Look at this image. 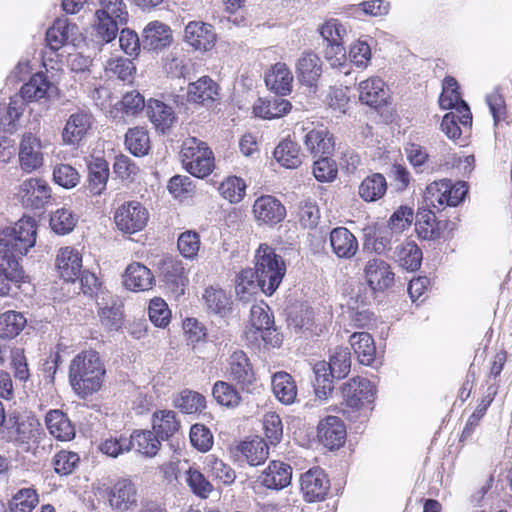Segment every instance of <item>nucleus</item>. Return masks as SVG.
I'll return each instance as SVG.
<instances>
[{
    "instance_id": "obj_1",
    "label": "nucleus",
    "mask_w": 512,
    "mask_h": 512,
    "mask_svg": "<svg viewBox=\"0 0 512 512\" xmlns=\"http://www.w3.org/2000/svg\"><path fill=\"white\" fill-rule=\"evenodd\" d=\"M105 373L99 353L93 350L77 354L69 365L70 384L81 398H86L101 388Z\"/></svg>"
},
{
    "instance_id": "obj_2",
    "label": "nucleus",
    "mask_w": 512,
    "mask_h": 512,
    "mask_svg": "<svg viewBox=\"0 0 512 512\" xmlns=\"http://www.w3.org/2000/svg\"><path fill=\"white\" fill-rule=\"evenodd\" d=\"M93 25L94 36L98 43L114 40L121 26L128 22L129 14L123 0H99Z\"/></svg>"
},
{
    "instance_id": "obj_3",
    "label": "nucleus",
    "mask_w": 512,
    "mask_h": 512,
    "mask_svg": "<svg viewBox=\"0 0 512 512\" xmlns=\"http://www.w3.org/2000/svg\"><path fill=\"white\" fill-rule=\"evenodd\" d=\"M254 273L262 292L272 295L283 280L286 265L272 247L261 244L255 254Z\"/></svg>"
},
{
    "instance_id": "obj_4",
    "label": "nucleus",
    "mask_w": 512,
    "mask_h": 512,
    "mask_svg": "<svg viewBox=\"0 0 512 512\" xmlns=\"http://www.w3.org/2000/svg\"><path fill=\"white\" fill-rule=\"evenodd\" d=\"M37 234L36 221L30 217H23L13 227L0 234V245L4 254L19 258L35 245Z\"/></svg>"
},
{
    "instance_id": "obj_5",
    "label": "nucleus",
    "mask_w": 512,
    "mask_h": 512,
    "mask_svg": "<svg viewBox=\"0 0 512 512\" xmlns=\"http://www.w3.org/2000/svg\"><path fill=\"white\" fill-rule=\"evenodd\" d=\"M180 156L185 169L193 176L204 178L214 169V156L207 144L195 137L183 141Z\"/></svg>"
},
{
    "instance_id": "obj_6",
    "label": "nucleus",
    "mask_w": 512,
    "mask_h": 512,
    "mask_svg": "<svg viewBox=\"0 0 512 512\" xmlns=\"http://www.w3.org/2000/svg\"><path fill=\"white\" fill-rule=\"evenodd\" d=\"M7 438L18 444H28L37 440L42 434L41 423L32 413H19L17 411L8 414L5 424Z\"/></svg>"
},
{
    "instance_id": "obj_7",
    "label": "nucleus",
    "mask_w": 512,
    "mask_h": 512,
    "mask_svg": "<svg viewBox=\"0 0 512 512\" xmlns=\"http://www.w3.org/2000/svg\"><path fill=\"white\" fill-rule=\"evenodd\" d=\"M251 327L255 339L261 338L266 347H279L282 343V336L274 327V319L270 313L268 305L261 303L251 307L250 310Z\"/></svg>"
},
{
    "instance_id": "obj_8",
    "label": "nucleus",
    "mask_w": 512,
    "mask_h": 512,
    "mask_svg": "<svg viewBox=\"0 0 512 512\" xmlns=\"http://www.w3.org/2000/svg\"><path fill=\"white\" fill-rule=\"evenodd\" d=\"M147 209L138 201H128L119 206L114 214L117 228L128 234L141 231L148 222Z\"/></svg>"
},
{
    "instance_id": "obj_9",
    "label": "nucleus",
    "mask_w": 512,
    "mask_h": 512,
    "mask_svg": "<svg viewBox=\"0 0 512 512\" xmlns=\"http://www.w3.org/2000/svg\"><path fill=\"white\" fill-rule=\"evenodd\" d=\"M300 487L307 502H318L326 498L330 483L323 469L313 467L301 475Z\"/></svg>"
},
{
    "instance_id": "obj_10",
    "label": "nucleus",
    "mask_w": 512,
    "mask_h": 512,
    "mask_svg": "<svg viewBox=\"0 0 512 512\" xmlns=\"http://www.w3.org/2000/svg\"><path fill=\"white\" fill-rule=\"evenodd\" d=\"M364 278L374 292H383L394 285L395 274L384 260L373 258L366 262Z\"/></svg>"
},
{
    "instance_id": "obj_11",
    "label": "nucleus",
    "mask_w": 512,
    "mask_h": 512,
    "mask_svg": "<svg viewBox=\"0 0 512 512\" xmlns=\"http://www.w3.org/2000/svg\"><path fill=\"white\" fill-rule=\"evenodd\" d=\"M226 372L243 390L250 391L256 381L250 360L242 350L231 353L227 359Z\"/></svg>"
},
{
    "instance_id": "obj_12",
    "label": "nucleus",
    "mask_w": 512,
    "mask_h": 512,
    "mask_svg": "<svg viewBox=\"0 0 512 512\" xmlns=\"http://www.w3.org/2000/svg\"><path fill=\"white\" fill-rule=\"evenodd\" d=\"M160 271L166 288L175 297L182 296L188 283L182 262L174 257H166L161 261Z\"/></svg>"
},
{
    "instance_id": "obj_13",
    "label": "nucleus",
    "mask_w": 512,
    "mask_h": 512,
    "mask_svg": "<svg viewBox=\"0 0 512 512\" xmlns=\"http://www.w3.org/2000/svg\"><path fill=\"white\" fill-rule=\"evenodd\" d=\"M375 393L376 390L372 382L361 377L349 380L342 388L343 399L351 408H359L372 403Z\"/></svg>"
},
{
    "instance_id": "obj_14",
    "label": "nucleus",
    "mask_w": 512,
    "mask_h": 512,
    "mask_svg": "<svg viewBox=\"0 0 512 512\" xmlns=\"http://www.w3.org/2000/svg\"><path fill=\"white\" fill-rule=\"evenodd\" d=\"M20 194L26 207L41 209L51 199V188L43 179L29 178L21 184Z\"/></svg>"
},
{
    "instance_id": "obj_15",
    "label": "nucleus",
    "mask_w": 512,
    "mask_h": 512,
    "mask_svg": "<svg viewBox=\"0 0 512 512\" xmlns=\"http://www.w3.org/2000/svg\"><path fill=\"white\" fill-rule=\"evenodd\" d=\"M55 267L64 281L74 283L81 273L82 255L76 248L62 247L56 255Z\"/></svg>"
},
{
    "instance_id": "obj_16",
    "label": "nucleus",
    "mask_w": 512,
    "mask_h": 512,
    "mask_svg": "<svg viewBox=\"0 0 512 512\" xmlns=\"http://www.w3.org/2000/svg\"><path fill=\"white\" fill-rule=\"evenodd\" d=\"M184 39L195 50H211L216 42L212 25L201 21H191L185 27Z\"/></svg>"
},
{
    "instance_id": "obj_17",
    "label": "nucleus",
    "mask_w": 512,
    "mask_h": 512,
    "mask_svg": "<svg viewBox=\"0 0 512 512\" xmlns=\"http://www.w3.org/2000/svg\"><path fill=\"white\" fill-rule=\"evenodd\" d=\"M92 125V115L85 110L72 113L62 131V140L66 145H78Z\"/></svg>"
},
{
    "instance_id": "obj_18",
    "label": "nucleus",
    "mask_w": 512,
    "mask_h": 512,
    "mask_svg": "<svg viewBox=\"0 0 512 512\" xmlns=\"http://www.w3.org/2000/svg\"><path fill=\"white\" fill-rule=\"evenodd\" d=\"M317 436L325 447L337 449L345 442L346 428L340 418L327 416L319 422Z\"/></svg>"
},
{
    "instance_id": "obj_19",
    "label": "nucleus",
    "mask_w": 512,
    "mask_h": 512,
    "mask_svg": "<svg viewBox=\"0 0 512 512\" xmlns=\"http://www.w3.org/2000/svg\"><path fill=\"white\" fill-rule=\"evenodd\" d=\"M79 32L78 26L66 18H58L46 32V43L52 51L74 43Z\"/></svg>"
},
{
    "instance_id": "obj_20",
    "label": "nucleus",
    "mask_w": 512,
    "mask_h": 512,
    "mask_svg": "<svg viewBox=\"0 0 512 512\" xmlns=\"http://www.w3.org/2000/svg\"><path fill=\"white\" fill-rule=\"evenodd\" d=\"M173 36L170 27L160 21H152L142 32V46L145 50L159 51L172 43Z\"/></svg>"
},
{
    "instance_id": "obj_21",
    "label": "nucleus",
    "mask_w": 512,
    "mask_h": 512,
    "mask_svg": "<svg viewBox=\"0 0 512 512\" xmlns=\"http://www.w3.org/2000/svg\"><path fill=\"white\" fill-rule=\"evenodd\" d=\"M19 162L26 172H32L43 164L40 140L31 133L23 135L19 146Z\"/></svg>"
},
{
    "instance_id": "obj_22",
    "label": "nucleus",
    "mask_w": 512,
    "mask_h": 512,
    "mask_svg": "<svg viewBox=\"0 0 512 512\" xmlns=\"http://www.w3.org/2000/svg\"><path fill=\"white\" fill-rule=\"evenodd\" d=\"M253 213L258 221L272 225L284 219L286 210L281 202L274 196L263 195L255 200Z\"/></svg>"
},
{
    "instance_id": "obj_23",
    "label": "nucleus",
    "mask_w": 512,
    "mask_h": 512,
    "mask_svg": "<svg viewBox=\"0 0 512 512\" xmlns=\"http://www.w3.org/2000/svg\"><path fill=\"white\" fill-rule=\"evenodd\" d=\"M292 468L281 461H271L258 477V481L267 489L281 490L290 485Z\"/></svg>"
},
{
    "instance_id": "obj_24",
    "label": "nucleus",
    "mask_w": 512,
    "mask_h": 512,
    "mask_svg": "<svg viewBox=\"0 0 512 512\" xmlns=\"http://www.w3.org/2000/svg\"><path fill=\"white\" fill-rule=\"evenodd\" d=\"M299 81L309 87L316 86L322 74V61L311 51H304L295 64Z\"/></svg>"
},
{
    "instance_id": "obj_25",
    "label": "nucleus",
    "mask_w": 512,
    "mask_h": 512,
    "mask_svg": "<svg viewBox=\"0 0 512 512\" xmlns=\"http://www.w3.org/2000/svg\"><path fill=\"white\" fill-rule=\"evenodd\" d=\"M111 507L119 512L127 511L137 503V490L130 479H119L109 494Z\"/></svg>"
},
{
    "instance_id": "obj_26",
    "label": "nucleus",
    "mask_w": 512,
    "mask_h": 512,
    "mask_svg": "<svg viewBox=\"0 0 512 512\" xmlns=\"http://www.w3.org/2000/svg\"><path fill=\"white\" fill-rule=\"evenodd\" d=\"M459 124L464 128H469L472 124V114L467 103H462L459 111H451L444 115L441 130L448 138L457 139L462 133Z\"/></svg>"
},
{
    "instance_id": "obj_27",
    "label": "nucleus",
    "mask_w": 512,
    "mask_h": 512,
    "mask_svg": "<svg viewBox=\"0 0 512 512\" xmlns=\"http://www.w3.org/2000/svg\"><path fill=\"white\" fill-rule=\"evenodd\" d=\"M146 114L156 130L162 133L170 129L176 119L173 108L156 99L148 100L146 104Z\"/></svg>"
},
{
    "instance_id": "obj_28",
    "label": "nucleus",
    "mask_w": 512,
    "mask_h": 512,
    "mask_svg": "<svg viewBox=\"0 0 512 512\" xmlns=\"http://www.w3.org/2000/svg\"><path fill=\"white\" fill-rule=\"evenodd\" d=\"M45 425L49 433L60 441H69L75 436V428L68 416L61 410L47 412Z\"/></svg>"
},
{
    "instance_id": "obj_29",
    "label": "nucleus",
    "mask_w": 512,
    "mask_h": 512,
    "mask_svg": "<svg viewBox=\"0 0 512 512\" xmlns=\"http://www.w3.org/2000/svg\"><path fill=\"white\" fill-rule=\"evenodd\" d=\"M330 245L339 258L350 259L358 251L356 237L345 227H337L331 231Z\"/></svg>"
},
{
    "instance_id": "obj_30",
    "label": "nucleus",
    "mask_w": 512,
    "mask_h": 512,
    "mask_svg": "<svg viewBox=\"0 0 512 512\" xmlns=\"http://www.w3.org/2000/svg\"><path fill=\"white\" fill-rule=\"evenodd\" d=\"M217 95L218 85L208 76L190 83L187 88V100L197 104L208 105L215 101Z\"/></svg>"
},
{
    "instance_id": "obj_31",
    "label": "nucleus",
    "mask_w": 512,
    "mask_h": 512,
    "mask_svg": "<svg viewBox=\"0 0 512 512\" xmlns=\"http://www.w3.org/2000/svg\"><path fill=\"white\" fill-rule=\"evenodd\" d=\"M415 229L419 238L436 240L442 235L443 224L437 221L435 212L431 209H419L416 214Z\"/></svg>"
},
{
    "instance_id": "obj_32",
    "label": "nucleus",
    "mask_w": 512,
    "mask_h": 512,
    "mask_svg": "<svg viewBox=\"0 0 512 512\" xmlns=\"http://www.w3.org/2000/svg\"><path fill=\"white\" fill-rule=\"evenodd\" d=\"M272 391L279 402L291 405L297 397V386L293 377L284 371L273 374L271 378Z\"/></svg>"
},
{
    "instance_id": "obj_33",
    "label": "nucleus",
    "mask_w": 512,
    "mask_h": 512,
    "mask_svg": "<svg viewBox=\"0 0 512 512\" xmlns=\"http://www.w3.org/2000/svg\"><path fill=\"white\" fill-rule=\"evenodd\" d=\"M52 88L51 82L43 72L34 74L21 89L18 98L24 104V101L33 102L40 101L47 97L49 90Z\"/></svg>"
},
{
    "instance_id": "obj_34",
    "label": "nucleus",
    "mask_w": 512,
    "mask_h": 512,
    "mask_svg": "<svg viewBox=\"0 0 512 512\" xmlns=\"http://www.w3.org/2000/svg\"><path fill=\"white\" fill-rule=\"evenodd\" d=\"M181 424L176 412L158 410L152 415V428L155 434L163 440H168L180 430Z\"/></svg>"
},
{
    "instance_id": "obj_35",
    "label": "nucleus",
    "mask_w": 512,
    "mask_h": 512,
    "mask_svg": "<svg viewBox=\"0 0 512 512\" xmlns=\"http://www.w3.org/2000/svg\"><path fill=\"white\" fill-rule=\"evenodd\" d=\"M154 278L151 271L141 263L130 264L125 271L124 284L132 291H146L152 287Z\"/></svg>"
},
{
    "instance_id": "obj_36",
    "label": "nucleus",
    "mask_w": 512,
    "mask_h": 512,
    "mask_svg": "<svg viewBox=\"0 0 512 512\" xmlns=\"http://www.w3.org/2000/svg\"><path fill=\"white\" fill-rule=\"evenodd\" d=\"M291 103L280 96L258 99L253 107L254 114L264 119L280 118L291 110Z\"/></svg>"
},
{
    "instance_id": "obj_37",
    "label": "nucleus",
    "mask_w": 512,
    "mask_h": 512,
    "mask_svg": "<svg viewBox=\"0 0 512 512\" xmlns=\"http://www.w3.org/2000/svg\"><path fill=\"white\" fill-rule=\"evenodd\" d=\"M128 441L129 450L135 449L147 457L155 456L161 447V439L150 430H135Z\"/></svg>"
},
{
    "instance_id": "obj_38",
    "label": "nucleus",
    "mask_w": 512,
    "mask_h": 512,
    "mask_svg": "<svg viewBox=\"0 0 512 512\" xmlns=\"http://www.w3.org/2000/svg\"><path fill=\"white\" fill-rule=\"evenodd\" d=\"M392 258L405 270L416 271L422 261V251L413 241L396 246Z\"/></svg>"
},
{
    "instance_id": "obj_39",
    "label": "nucleus",
    "mask_w": 512,
    "mask_h": 512,
    "mask_svg": "<svg viewBox=\"0 0 512 512\" xmlns=\"http://www.w3.org/2000/svg\"><path fill=\"white\" fill-rule=\"evenodd\" d=\"M304 144L315 157L329 156L334 150L332 135L326 129H313L304 138Z\"/></svg>"
},
{
    "instance_id": "obj_40",
    "label": "nucleus",
    "mask_w": 512,
    "mask_h": 512,
    "mask_svg": "<svg viewBox=\"0 0 512 512\" xmlns=\"http://www.w3.org/2000/svg\"><path fill=\"white\" fill-rule=\"evenodd\" d=\"M293 75L285 63H276L265 76V83L276 94L285 95L291 91Z\"/></svg>"
},
{
    "instance_id": "obj_41",
    "label": "nucleus",
    "mask_w": 512,
    "mask_h": 512,
    "mask_svg": "<svg viewBox=\"0 0 512 512\" xmlns=\"http://www.w3.org/2000/svg\"><path fill=\"white\" fill-rule=\"evenodd\" d=\"M384 82L378 77H372L361 81L359 84V99L362 103L377 107L386 101Z\"/></svg>"
},
{
    "instance_id": "obj_42",
    "label": "nucleus",
    "mask_w": 512,
    "mask_h": 512,
    "mask_svg": "<svg viewBox=\"0 0 512 512\" xmlns=\"http://www.w3.org/2000/svg\"><path fill=\"white\" fill-rule=\"evenodd\" d=\"M350 345L357 355L359 362L370 365L376 354V347L372 336L367 332H355L350 336Z\"/></svg>"
},
{
    "instance_id": "obj_43",
    "label": "nucleus",
    "mask_w": 512,
    "mask_h": 512,
    "mask_svg": "<svg viewBox=\"0 0 512 512\" xmlns=\"http://www.w3.org/2000/svg\"><path fill=\"white\" fill-rule=\"evenodd\" d=\"M274 158L283 167L295 169L302 163V154L299 145L290 140L281 141L274 150Z\"/></svg>"
},
{
    "instance_id": "obj_44",
    "label": "nucleus",
    "mask_w": 512,
    "mask_h": 512,
    "mask_svg": "<svg viewBox=\"0 0 512 512\" xmlns=\"http://www.w3.org/2000/svg\"><path fill=\"white\" fill-rule=\"evenodd\" d=\"M88 189L93 195H100L106 187L109 177L108 163L97 158L88 166Z\"/></svg>"
},
{
    "instance_id": "obj_45",
    "label": "nucleus",
    "mask_w": 512,
    "mask_h": 512,
    "mask_svg": "<svg viewBox=\"0 0 512 512\" xmlns=\"http://www.w3.org/2000/svg\"><path fill=\"white\" fill-rule=\"evenodd\" d=\"M387 190L385 177L380 173L367 176L359 186V195L366 202L382 198Z\"/></svg>"
},
{
    "instance_id": "obj_46",
    "label": "nucleus",
    "mask_w": 512,
    "mask_h": 512,
    "mask_svg": "<svg viewBox=\"0 0 512 512\" xmlns=\"http://www.w3.org/2000/svg\"><path fill=\"white\" fill-rule=\"evenodd\" d=\"M315 375L314 390L319 399L325 400L333 390V378L330 365L325 361L317 362L313 367Z\"/></svg>"
},
{
    "instance_id": "obj_47",
    "label": "nucleus",
    "mask_w": 512,
    "mask_h": 512,
    "mask_svg": "<svg viewBox=\"0 0 512 512\" xmlns=\"http://www.w3.org/2000/svg\"><path fill=\"white\" fill-rule=\"evenodd\" d=\"M125 145L134 156L141 157L150 150V138L146 128L134 127L125 134Z\"/></svg>"
},
{
    "instance_id": "obj_48",
    "label": "nucleus",
    "mask_w": 512,
    "mask_h": 512,
    "mask_svg": "<svg viewBox=\"0 0 512 512\" xmlns=\"http://www.w3.org/2000/svg\"><path fill=\"white\" fill-rule=\"evenodd\" d=\"M203 300L211 312L219 315H225L231 309V297L225 290L218 287L206 288L203 293Z\"/></svg>"
},
{
    "instance_id": "obj_49",
    "label": "nucleus",
    "mask_w": 512,
    "mask_h": 512,
    "mask_svg": "<svg viewBox=\"0 0 512 512\" xmlns=\"http://www.w3.org/2000/svg\"><path fill=\"white\" fill-rule=\"evenodd\" d=\"M173 405L182 413L193 414L205 408V398L196 391L185 389L174 397Z\"/></svg>"
},
{
    "instance_id": "obj_50",
    "label": "nucleus",
    "mask_w": 512,
    "mask_h": 512,
    "mask_svg": "<svg viewBox=\"0 0 512 512\" xmlns=\"http://www.w3.org/2000/svg\"><path fill=\"white\" fill-rule=\"evenodd\" d=\"M23 110V103L17 95L10 97L8 105L0 104V130L12 132L15 129V122L22 115Z\"/></svg>"
},
{
    "instance_id": "obj_51",
    "label": "nucleus",
    "mask_w": 512,
    "mask_h": 512,
    "mask_svg": "<svg viewBox=\"0 0 512 512\" xmlns=\"http://www.w3.org/2000/svg\"><path fill=\"white\" fill-rule=\"evenodd\" d=\"M99 305V317L101 324L110 331L118 330L122 325L123 312L121 305L115 300L111 302H100Z\"/></svg>"
},
{
    "instance_id": "obj_52",
    "label": "nucleus",
    "mask_w": 512,
    "mask_h": 512,
    "mask_svg": "<svg viewBox=\"0 0 512 512\" xmlns=\"http://www.w3.org/2000/svg\"><path fill=\"white\" fill-rule=\"evenodd\" d=\"M241 452L251 466H257L264 463L269 456L268 443L259 438L243 442Z\"/></svg>"
},
{
    "instance_id": "obj_53",
    "label": "nucleus",
    "mask_w": 512,
    "mask_h": 512,
    "mask_svg": "<svg viewBox=\"0 0 512 512\" xmlns=\"http://www.w3.org/2000/svg\"><path fill=\"white\" fill-rule=\"evenodd\" d=\"M26 325L25 317L15 311H7L0 315V337L14 338Z\"/></svg>"
},
{
    "instance_id": "obj_54",
    "label": "nucleus",
    "mask_w": 512,
    "mask_h": 512,
    "mask_svg": "<svg viewBox=\"0 0 512 512\" xmlns=\"http://www.w3.org/2000/svg\"><path fill=\"white\" fill-rule=\"evenodd\" d=\"M39 502L37 492L32 488L17 491L9 502L11 512H32Z\"/></svg>"
},
{
    "instance_id": "obj_55",
    "label": "nucleus",
    "mask_w": 512,
    "mask_h": 512,
    "mask_svg": "<svg viewBox=\"0 0 512 512\" xmlns=\"http://www.w3.org/2000/svg\"><path fill=\"white\" fill-rule=\"evenodd\" d=\"M214 399L222 406L237 407L241 402V396L235 387L225 381H217L212 389Z\"/></svg>"
},
{
    "instance_id": "obj_56",
    "label": "nucleus",
    "mask_w": 512,
    "mask_h": 512,
    "mask_svg": "<svg viewBox=\"0 0 512 512\" xmlns=\"http://www.w3.org/2000/svg\"><path fill=\"white\" fill-rule=\"evenodd\" d=\"M328 364L337 379H342L348 375L351 368V354L347 347H337L331 354Z\"/></svg>"
},
{
    "instance_id": "obj_57",
    "label": "nucleus",
    "mask_w": 512,
    "mask_h": 512,
    "mask_svg": "<svg viewBox=\"0 0 512 512\" xmlns=\"http://www.w3.org/2000/svg\"><path fill=\"white\" fill-rule=\"evenodd\" d=\"M218 191L230 203H239L245 196L246 184L242 178L230 176L220 184Z\"/></svg>"
},
{
    "instance_id": "obj_58",
    "label": "nucleus",
    "mask_w": 512,
    "mask_h": 512,
    "mask_svg": "<svg viewBox=\"0 0 512 512\" xmlns=\"http://www.w3.org/2000/svg\"><path fill=\"white\" fill-rule=\"evenodd\" d=\"M146 109L144 97L138 91H130L123 95L121 101L115 105L117 111L126 116L134 117Z\"/></svg>"
},
{
    "instance_id": "obj_59",
    "label": "nucleus",
    "mask_w": 512,
    "mask_h": 512,
    "mask_svg": "<svg viewBox=\"0 0 512 512\" xmlns=\"http://www.w3.org/2000/svg\"><path fill=\"white\" fill-rule=\"evenodd\" d=\"M76 217L66 208L57 209L50 218V226L57 234H68L76 225Z\"/></svg>"
},
{
    "instance_id": "obj_60",
    "label": "nucleus",
    "mask_w": 512,
    "mask_h": 512,
    "mask_svg": "<svg viewBox=\"0 0 512 512\" xmlns=\"http://www.w3.org/2000/svg\"><path fill=\"white\" fill-rule=\"evenodd\" d=\"M447 187L446 179L429 184L424 192V201L426 205L437 211L444 209L443 195L448 192Z\"/></svg>"
},
{
    "instance_id": "obj_61",
    "label": "nucleus",
    "mask_w": 512,
    "mask_h": 512,
    "mask_svg": "<svg viewBox=\"0 0 512 512\" xmlns=\"http://www.w3.org/2000/svg\"><path fill=\"white\" fill-rule=\"evenodd\" d=\"M255 273L248 269L243 270L236 279L235 291L237 296L242 301H249L250 297L256 293L257 288H259L258 280H253Z\"/></svg>"
},
{
    "instance_id": "obj_62",
    "label": "nucleus",
    "mask_w": 512,
    "mask_h": 512,
    "mask_svg": "<svg viewBox=\"0 0 512 512\" xmlns=\"http://www.w3.org/2000/svg\"><path fill=\"white\" fill-rule=\"evenodd\" d=\"M129 445L130 442L127 437L111 435L100 441L98 450L109 457L117 458L119 455L130 451Z\"/></svg>"
},
{
    "instance_id": "obj_63",
    "label": "nucleus",
    "mask_w": 512,
    "mask_h": 512,
    "mask_svg": "<svg viewBox=\"0 0 512 512\" xmlns=\"http://www.w3.org/2000/svg\"><path fill=\"white\" fill-rule=\"evenodd\" d=\"M136 71L132 60L123 57L110 59L106 64V72L115 75L122 81H131Z\"/></svg>"
},
{
    "instance_id": "obj_64",
    "label": "nucleus",
    "mask_w": 512,
    "mask_h": 512,
    "mask_svg": "<svg viewBox=\"0 0 512 512\" xmlns=\"http://www.w3.org/2000/svg\"><path fill=\"white\" fill-rule=\"evenodd\" d=\"M263 429L266 440L270 445H277L283 436L281 418L275 412L266 413L263 417Z\"/></svg>"
}]
</instances>
